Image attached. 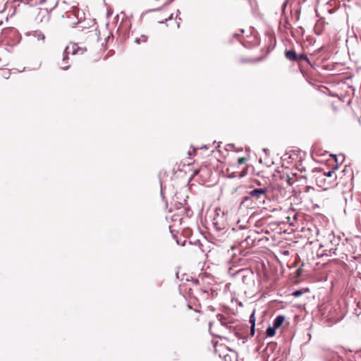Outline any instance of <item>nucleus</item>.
Returning <instances> with one entry per match:
<instances>
[{
    "label": "nucleus",
    "instance_id": "f257e3e1",
    "mask_svg": "<svg viewBox=\"0 0 361 361\" xmlns=\"http://www.w3.org/2000/svg\"><path fill=\"white\" fill-rule=\"evenodd\" d=\"M311 178H314L318 187L324 190H328L336 185L337 176L335 170H331L328 173L319 171H312Z\"/></svg>",
    "mask_w": 361,
    "mask_h": 361
},
{
    "label": "nucleus",
    "instance_id": "f03ea898",
    "mask_svg": "<svg viewBox=\"0 0 361 361\" xmlns=\"http://www.w3.org/2000/svg\"><path fill=\"white\" fill-rule=\"evenodd\" d=\"M247 159L246 157H240L236 163L229 165V167L225 171V176L228 178H242L247 174L248 166H245L242 169L240 166L245 164Z\"/></svg>",
    "mask_w": 361,
    "mask_h": 361
},
{
    "label": "nucleus",
    "instance_id": "7ed1b4c3",
    "mask_svg": "<svg viewBox=\"0 0 361 361\" xmlns=\"http://www.w3.org/2000/svg\"><path fill=\"white\" fill-rule=\"evenodd\" d=\"M255 235L256 233L255 231H250V234L240 243L241 247L244 248L252 247L255 243Z\"/></svg>",
    "mask_w": 361,
    "mask_h": 361
},
{
    "label": "nucleus",
    "instance_id": "20e7f679",
    "mask_svg": "<svg viewBox=\"0 0 361 361\" xmlns=\"http://www.w3.org/2000/svg\"><path fill=\"white\" fill-rule=\"evenodd\" d=\"M267 190L265 188H257L250 192V196L251 198H255V200H260L262 198H265L267 196Z\"/></svg>",
    "mask_w": 361,
    "mask_h": 361
},
{
    "label": "nucleus",
    "instance_id": "39448f33",
    "mask_svg": "<svg viewBox=\"0 0 361 361\" xmlns=\"http://www.w3.org/2000/svg\"><path fill=\"white\" fill-rule=\"evenodd\" d=\"M285 56L287 59L292 61L298 60V55L294 50H286L285 51Z\"/></svg>",
    "mask_w": 361,
    "mask_h": 361
},
{
    "label": "nucleus",
    "instance_id": "423d86ee",
    "mask_svg": "<svg viewBox=\"0 0 361 361\" xmlns=\"http://www.w3.org/2000/svg\"><path fill=\"white\" fill-rule=\"evenodd\" d=\"M324 28V22H317L314 28L315 34H317V35H320L323 32Z\"/></svg>",
    "mask_w": 361,
    "mask_h": 361
},
{
    "label": "nucleus",
    "instance_id": "0eeeda50",
    "mask_svg": "<svg viewBox=\"0 0 361 361\" xmlns=\"http://www.w3.org/2000/svg\"><path fill=\"white\" fill-rule=\"evenodd\" d=\"M285 320V317L283 315H279L276 317V319L274 321V326L275 328H279L282 324L283 323Z\"/></svg>",
    "mask_w": 361,
    "mask_h": 361
},
{
    "label": "nucleus",
    "instance_id": "6e6552de",
    "mask_svg": "<svg viewBox=\"0 0 361 361\" xmlns=\"http://www.w3.org/2000/svg\"><path fill=\"white\" fill-rule=\"evenodd\" d=\"M276 329L277 328H275L274 326H273L272 327H271V326L268 327L267 329V331H266L267 336H269V337L274 336L276 334Z\"/></svg>",
    "mask_w": 361,
    "mask_h": 361
},
{
    "label": "nucleus",
    "instance_id": "1a4fd4ad",
    "mask_svg": "<svg viewBox=\"0 0 361 361\" xmlns=\"http://www.w3.org/2000/svg\"><path fill=\"white\" fill-rule=\"evenodd\" d=\"M255 312H253L250 317V322L252 324V326H251V334L252 335H254V334H255Z\"/></svg>",
    "mask_w": 361,
    "mask_h": 361
},
{
    "label": "nucleus",
    "instance_id": "9d476101",
    "mask_svg": "<svg viewBox=\"0 0 361 361\" xmlns=\"http://www.w3.org/2000/svg\"><path fill=\"white\" fill-rule=\"evenodd\" d=\"M286 222L287 224H289L290 225L293 226L294 224H295V221H296V214H294L293 217H290V216L287 215L286 216Z\"/></svg>",
    "mask_w": 361,
    "mask_h": 361
},
{
    "label": "nucleus",
    "instance_id": "9b49d317",
    "mask_svg": "<svg viewBox=\"0 0 361 361\" xmlns=\"http://www.w3.org/2000/svg\"><path fill=\"white\" fill-rule=\"evenodd\" d=\"M258 61H259V59L241 58L239 60V62L241 63H255V62Z\"/></svg>",
    "mask_w": 361,
    "mask_h": 361
},
{
    "label": "nucleus",
    "instance_id": "f8f14e48",
    "mask_svg": "<svg viewBox=\"0 0 361 361\" xmlns=\"http://www.w3.org/2000/svg\"><path fill=\"white\" fill-rule=\"evenodd\" d=\"M305 61L308 63H310L309 59L305 54L298 55V60L296 61Z\"/></svg>",
    "mask_w": 361,
    "mask_h": 361
},
{
    "label": "nucleus",
    "instance_id": "ddd939ff",
    "mask_svg": "<svg viewBox=\"0 0 361 361\" xmlns=\"http://www.w3.org/2000/svg\"><path fill=\"white\" fill-rule=\"evenodd\" d=\"M35 36L37 38L39 41L44 42L45 39V36L42 32H35Z\"/></svg>",
    "mask_w": 361,
    "mask_h": 361
},
{
    "label": "nucleus",
    "instance_id": "4468645a",
    "mask_svg": "<svg viewBox=\"0 0 361 361\" xmlns=\"http://www.w3.org/2000/svg\"><path fill=\"white\" fill-rule=\"evenodd\" d=\"M196 151H197L196 149H193L192 151H189L188 155L189 156L195 155L196 153Z\"/></svg>",
    "mask_w": 361,
    "mask_h": 361
},
{
    "label": "nucleus",
    "instance_id": "2eb2a0df",
    "mask_svg": "<svg viewBox=\"0 0 361 361\" xmlns=\"http://www.w3.org/2000/svg\"><path fill=\"white\" fill-rule=\"evenodd\" d=\"M301 295V292H300V291H299V290L295 291V292L293 293V295H294V296H296V297H297V296H299V295Z\"/></svg>",
    "mask_w": 361,
    "mask_h": 361
},
{
    "label": "nucleus",
    "instance_id": "dca6fc26",
    "mask_svg": "<svg viewBox=\"0 0 361 361\" xmlns=\"http://www.w3.org/2000/svg\"><path fill=\"white\" fill-rule=\"evenodd\" d=\"M301 268H299L297 271H296V273H297V275L298 276H300V274H301Z\"/></svg>",
    "mask_w": 361,
    "mask_h": 361
},
{
    "label": "nucleus",
    "instance_id": "f3484780",
    "mask_svg": "<svg viewBox=\"0 0 361 361\" xmlns=\"http://www.w3.org/2000/svg\"><path fill=\"white\" fill-rule=\"evenodd\" d=\"M68 68V66H62V68L64 70H66Z\"/></svg>",
    "mask_w": 361,
    "mask_h": 361
},
{
    "label": "nucleus",
    "instance_id": "a211bd4d",
    "mask_svg": "<svg viewBox=\"0 0 361 361\" xmlns=\"http://www.w3.org/2000/svg\"><path fill=\"white\" fill-rule=\"evenodd\" d=\"M306 189H307V191H308L309 190H310V189H313V188H311V187H307V188H306Z\"/></svg>",
    "mask_w": 361,
    "mask_h": 361
},
{
    "label": "nucleus",
    "instance_id": "6ab92c4d",
    "mask_svg": "<svg viewBox=\"0 0 361 361\" xmlns=\"http://www.w3.org/2000/svg\"><path fill=\"white\" fill-rule=\"evenodd\" d=\"M304 178H307V176H306V175H305V176H304Z\"/></svg>",
    "mask_w": 361,
    "mask_h": 361
}]
</instances>
